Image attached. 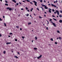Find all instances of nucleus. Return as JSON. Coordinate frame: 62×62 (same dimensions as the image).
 Returning a JSON list of instances; mask_svg holds the SVG:
<instances>
[{"label": "nucleus", "mask_w": 62, "mask_h": 62, "mask_svg": "<svg viewBox=\"0 0 62 62\" xmlns=\"http://www.w3.org/2000/svg\"><path fill=\"white\" fill-rule=\"evenodd\" d=\"M39 18H40V19L42 18V17H41L40 16H39Z\"/></svg>", "instance_id": "obj_30"}, {"label": "nucleus", "mask_w": 62, "mask_h": 62, "mask_svg": "<svg viewBox=\"0 0 62 62\" xmlns=\"http://www.w3.org/2000/svg\"><path fill=\"white\" fill-rule=\"evenodd\" d=\"M53 20H54V21H57V20H56V19H55L54 18H53Z\"/></svg>", "instance_id": "obj_15"}, {"label": "nucleus", "mask_w": 62, "mask_h": 62, "mask_svg": "<svg viewBox=\"0 0 62 62\" xmlns=\"http://www.w3.org/2000/svg\"><path fill=\"white\" fill-rule=\"evenodd\" d=\"M16 5H17V6H18V5H19V3H16Z\"/></svg>", "instance_id": "obj_42"}, {"label": "nucleus", "mask_w": 62, "mask_h": 62, "mask_svg": "<svg viewBox=\"0 0 62 62\" xmlns=\"http://www.w3.org/2000/svg\"><path fill=\"white\" fill-rule=\"evenodd\" d=\"M16 58H18V57H17V56H14Z\"/></svg>", "instance_id": "obj_12"}, {"label": "nucleus", "mask_w": 62, "mask_h": 62, "mask_svg": "<svg viewBox=\"0 0 62 62\" xmlns=\"http://www.w3.org/2000/svg\"><path fill=\"white\" fill-rule=\"evenodd\" d=\"M56 3H57V0H56Z\"/></svg>", "instance_id": "obj_58"}, {"label": "nucleus", "mask_w": 62, "mask_h": 62, "mask_svg": "<svg viewBox=\"0 0 62 62\" xmlns=\"http://www.w3.org/2000/svg\"><path fill=\"white\" fill-rule=\"evenodd\" d=\"M22 38H23V39H24V38L25 37H24L22 36Z\"/></svg>", "instance_id": "obj_27"}, {"label": "nucleus", "mask_w": 62, "mask_h": 62, "mask_svg": "<svg viewBox=\"0 0 62 62\" xmlns=\"http://www.w3.org/2000/svg\"><path fill=\"white\" fill-rule=\"evenodd\" d=\"M20 30H22V29L21 28L20 29Z\"/></svg>", "instance_id": "obj_51"}, {"label": "nucleus", "mask_w": 62, "mask_h": 62, "mask_svg": "<svg viewBox=\"0 0 62 62\" xmlns=\"http://www.w3.org/2000/svg\"><path fill=\"white\" fill-rule=\"evenodd\" d=\"M23 2H25V1H24V0L23 1Z\"/></svg>", "instance_id": "obj_54"}, {"label": "nucleus", "mask_w": 62, "mask_h": 62, "mask_svg": "<svg viewBox=\"0 0 62 62\" xmlns=\"http://www.w3.org/2000/svg\"><path fill=\"white\" fill-rule=\"evenodd\" d=\"M19 3L20 4H22V3H21V2H19Z\"/></svg>", "instance_id": "obj_50"}, {"label": "nucleus", "mask_w": 62, "mask_h": 62, "mask_svg": "<svg viewBox=\"0 0 62 62\" xmlns=\"http://www.w3.org/2000/svg\"><path fill=\"white\" fill-rule=\"evenodd\" d=\"M52 24L53 25H54V26H55V27H56V25H55V24L54 23H53Z\"/></svg>", "instance_id": "obj_6"}, {"label": "nucleus", "mask_w": 62, "mask_h": 62, "mask_svg": "<svg viewBox=\"0 0 62 62\" xmlns=\"http://www.w3.org/2000/svg\"><path fill=\"white\" fill-rule=\"evenodd\" d=\"M52 17H55V16H54V15H53L52 16Z\"/></svg>", "instance_id": "obj_47"}, {"label": "nucleus", "mask_w": 62, "mask_h": 62, "mask_svg": "<svg viewBox=\"0 0 62 62\" xmlns=\"http://www.w3.org/2000/svg\"><path fill=\"white\" fill-rule=\"evenodd\" d=\"M52 21V19H50L49 21L50 22V21Z\"/></svg>", "instance_id": "obj_29"}, {"label": "nucleus", "mask_w": 62, "mask_h": 62, "mask_svg": "<svg viewBox=\"0 0 62 62\" xmlns=\"http://www.w3.org/2000/svg\"><path fill=\"white\" fill-rule=\"evenodd\" d=\"M10 35H12V33H9Z\"/></svg>", "instance_id": "obj_34"}, {"label": "nucleus", "mask_w": 62, "mask_h": 62, "mask_svg": "<svg viewBox=\"0 0 62 62\" xmlns=\"http://www.w3.org/2000/svg\"><path fill=\"white\" fill-rule=\"evenodd\" d=\"M45 14H47V13H46V12H45Z\"/></svg>", "instance_id": "obj_61"}, {"label": "nucleus", "mask_w": 62, "mask_h": 62, "mask_svg": "<svg viewBox=\"0 0 62 62\" xmlns=\"http://www.w3.org/2000/svg\"><path fill=\"white\" fill-rule=\"evenodd\" d=\"M26 16H27V17H28L29 16V14H26Z\"/></svg>", "instance_id": "obj_13"}, {"label": "nucleus", "mask_w": 62, "mask_h": 62, "mask_svg": "<svg viewBox=\"0 0 62 62\" xmlns=\"http://www.w3.org/2000/svg\"><path fill=\"white\" fill-rule=\"evenodd\" d=\"M16 27L17 28H18V29L19 28V27L18 26H16Z\"/></svg>", "instance_id": "obj_24"}, {"label": "nucleus", "mask_w": 62, "mask_h": 62, "mask_svg": "<svg viewBox=\"0 0 62 62\" xmlns=\"http://www.w3.org/2000/svg\"><path fill=\"white\" fill-rule=\"evenodd\" d=\"M30 3L31 4H33V3H32V2H30Z\"/></svg>", "instance_id": "obj_56"}, {"label": "nucleus", "mask_w": 62, "mask_h": 62, "mask_svg": "<svg viewBox=\"0 0 62 62\" xmlns=\"http://www.w3.org/2000/svg\"><path fill=\"white\" fill-rule=\"evenodd\" d=\"M30 17H32V16H31V15H30Z\"/></svg>", "instance_id": "obj_62"}, {"label": "nucleus", "mask_w": 62, "mask_h": 62, "mask_svg": "<svg viewBox=\"0 0 62 62\" xmlns=\"http://www.w3.org/2000/svg\"><path fill=\"white\" fill-rule=\"evenodd\" d=\"M59 39H60H60H61V37H59Z\"/></svg>", "instance_id": "obj_28"}, {"label": "nucleus", "mask_w": 62, "mask_h": 62, "mask_svg": "<svg viewBox=\"0 0 62 62\" xmlns=\"http://www.w3.org/2000/svg\"><path fill=\"white\" fill-rule=\"evenodd\" d=\"M59 22L60 23H62V20H60L59 21Z\"/></svg>", "instance_id": "obj_11"}, {"label": "nucleus", "mask_w": 62, "mask_h": 62, "mask_svg": "<svg viewBox=\"0 0 62 62\" xmlns=\"http://www.w3.org/2000/svg\"><path fill=\"white\" fill-rule=\"evenodd\" d=\"M52 11H53L54 12V9H52Z\"/></svg>", "instance_id": "obj_41"}, {"label": "nucleus", "mask_w": 62, "mask_h": 62, "mask_svg": "<svg viewBox=\"0 0 62 62\" xmlns=\"http://www.w3.org/2000/svg\"><path fill=\"white\" fill-rule=\"evenodd\" d=\"M37 9L38 10H39V8H37Z\"/></svg>", "instance_id": "obj_46"}, {"label": "nucleus", "mask_w": 62, "mask_h": 62, "mask_svg": "<svg viewBox=\"0 0 62 62\" xmlns=\"http://www.w3.org/2000/svg\"><path fill=\"white\" fill-rule=\"evenodd\" d=\"M8 37H10V36H9Z\"/></svg>", "instance_id": "obj_63"}, {"label": "nucleus", "mask_w": 62, "mask_h": 62, "mask_svg": "<svg viewBox=\"0 0 62 62\" xmlns=\"http://www.w3.org/2000/svg\"><path fill=\"white\" fill-rule=\"evenodd\" d=\"M44 17H46V15H45L44 16Z\"/></svg>", "instance_id": "obj_55"}, {"label": "nucleus", "mask_w": 62, "mask_h": 62, "mask_svg": "<svg viewBox=\"0 0 62 62\" xmlns=\"http://www.w3.org/2000/svg\"><path fill=\"white\" fill-rule=\"evenodd\" d=\"M27 11H28V12H29V11H29V10H27Z\"/></svg>", "instance_id": "obj_57"}, {"label": "nucleus", "mask_w": 62, "mask_h": 62, "mask_svg": "<svg viewBox=\"0 0 62 62\" xmlns=\"http://www.w3.org/2000/svg\"><path fill=\"white\" fill-rule=\"evenodd\" d=\"M3 53L4 54H6V51H4Z\"/></svg>", "instance_id": "obj_21"}, {"label": "nucleus", "mask_w": 62, "mask_h": 62, "mask_svg": "<svg viewBox=\"0 0 62 62\" xmlns=\"http://www.w3.org/2000/svg\"><path fill=\"white\" fill-rule=\"evenodd\" d=\"M5 2H6V3H8V1H7L5 0Z\"/></svg>", "instance_id": "obj_39"}, {"label": "nucleus", "mask_w": 62, "mask_h": 62, "mask_svg": "<svg viewBox=\"0 0 62 62\" xmlns=\"http://www.w3.org/2000/svg\"><path fill=\"white\" fill-rule=\"evenodd\" d=\"M0 21H2V19L1 18H0Z\"/></svg>", "instance_id": "obj_35"}, {"label": "nucleus", "mask_w": 62, "mask_h": 62, "mask_svg": "<svg viewBox=\"0 0 62 62\" xmlns=\"http://www.w3.org/2000/svg\"><path fill=\"white\" fill-rule=\"evenodd\" d=\"M18 54H20V53L19 52H17Z\"/></svg>", "instance_id": "obj_40"}, {"label": "nucleus", "mask_w": 62, "mask_h": 62, "mask_svg": "<svg viewBox=\"0 0 62 62\" xmlns=\"http://www.w3.org/2000/svg\"><path fill=\"white\" fill-rule=\"evenodd\" d=\"M41 56H42V55H41L39 57H37L38 59H39V58H41Z\"/></svg>", "instance_id": "obj_5"}, {"label": "nucleus", "mask_w": 62, "mask_h": 62, "mask_svg": "<svg viewBox=\"0 0 62 62\" xmlns=\"http://www.w3.org/2000/svg\"><path fill=\"white\" fill-rule=\"evenodd\" d=\"M42 9L43 11V8H42Z\"/></svg>", "instance_id": "obj_64"}, {"label": "nucleus", "mask_w": 62, "mask_h": 62, "mask_svg": "<svg viewBox=\"0 0 62 62\" xmlns=\"http://www.w3.org/2000/svg\"><path fill=\"white\" fill-rule=\"evenodd\" d=\"M32 10H33V8H31V11L32 12Z\"/></svg>", "instance_id": "obj_14"}, {"label": "nucleus", "mask_w": 62, "mask_h": 62, "mask_svg": "<svg viewBox=\"0 0 62 62\" xmlns=\"http://www.w3.org/2000/svg\"><path fill=\"white\" fill-rule=\"evenodd\" d=\"M46 21L47 22V24H49V21H48L47 20Z\"/></svg>", "instance_id": "obj_36"}, {"label": "nucleus", "mask_w": 62, "mask_h": 62, "mask_svg": "<svg viewBox=\"0 0 62 62\" xmlns=\"http://www.w3.org/2000/svg\"><path fill=\"white\" fill-rule=\"evenodd\" d=\"M5 6H8V5L7 4H5Z\"/></svg>", "instance_id": "obj_17"}, {"label": "nucleus", "mask_w": 62, "mask_h": 62, "mask_svg": "<svg viewBox=\"0 0 62 62\" xmlns=\"http://www.w3.org/2000/svg\"><path fill=\"white\" fill-rule=\"evenodd\" d=\"M21 10H23V9L22 8H21Z\"/></svg>", "instance_id": "obj_43"}, {"label": "nucleus", "mask_w": 62, "mask_h": 62, "mask_svg": "<svg viewBox=\"0 0 62 62\" xmlns=\"http://www.w3.org/2000/svg\"><path fill=\"white\" fill-rule=\"evenodd\" d=\"M44 3H46V1H45V0L44 1Z\"/></svg>", "instance_id": "obj_48"}, {"label": "nucleus", "mask_w": 62, "mask_h": 62, "mask_svg": "<svg viewBox=\"0 0 62 62\" xmlns=\"http://www.w3.org/2000/svg\"><path fill=\"white\" fill-rule=\"evenodd\" d=\"M56 2L55 1H54V3H55Z\"/></svg>", "instance_id": "obj_60"}, {"label": "nucleus", "mask_w": 62, "mask_h": 62, "mask_svg": "<svg viewBox=\"0 0 62 62\" xmlns=\"http://www.w3.org/2000/svg\"><path fill=\"white\" fill-rule=\"evenodd\" d=\"M35 38L36 40H37V37H35Z\"/></svg>", "instance_id": "obj_25"}, {"label": "nucleus", "mask_w": 62, "mask_h": 62, "mask_svg": "<svg viewBox=\"0 0 62 62\" xmlns=\"http://www.w3.org/2000/svg\"><path fill=\"white\" fill-rule=\"evenodd\" d=\"M40 2L41 3H42V0H40Z\"/></svg>", "instance_id": "obj_23"}, {"label": "nucleus", "mask_w": 62, "mask_h": 62, "mask_svg": "<svg viewBox=\"0 0 62 62\" xmlns=\"http://www.w3.org/2000/svg\"><path fill=\"white\" fill-rule=\"evenodd\" d=\"M33 2L35 3L34 5L36 6H37V2H36V1H34Z\"/></svg>", "instance_id": "obj_2"}, {"label": "nucleus", "mask_w": 62, "mask_h": 62, "mask_svg": "<svg viewBox=\"0 0 62 62\" xmlns=\"http://www.w3.org/2000/svg\"><path fill=\"white\" fill-rule=\"evenodd\" d=\"M48 5H49V6H51V4H48Z\"/></svg>", "instance_id": "obj_59"}, {"label": "nucleus", "mask_w": 62, "mask_h": 62, "mask_svg": "<svg viewBox=\"0 0 62 62\" xmlns=\"http://www.w3.org/2000/svg\"><path fill=\"white\" fill-rule=\"evenodd\" d=\"M55 11L56 13H57V15H59V11L57 10H56Z\"/></svg>", "instance_id": "obj_1"}, {"label": "nucleus", "mask_w": 62, "mask_h": 62, "mask_svg": "<svg viewBox=\"0 0 62 62\" xmlns=\"http://www.w3.org/2000/svg\"><path fill=\"white\" fill-rule=\"evenodd\" d=\"M51 6L52 7H54V8H56V6L55 5H53V4H51Z\"/></svg>", "instance_id": "obj_4"}, {"label": "nucleus", "mask_w": 62, "mask_h": 62, "mask_svg": "<svg viewBox=\"0 0 62 62\" xmlns=\"http://www.w3.org/2000/svg\"><path fill=\"white\" fill-rule=\"evenodd\" d=\"M59 17H60V18H61L62 17V16L61 15H59Z\"/></svg>", "instance_id": "obj_19"}, {"label": "nucleus", "mask_w": 62, "mask_h": 62, "mask_svg": "<svg viewBox=\"0 0 62 62\" xmlns=\"http://www.w3.org/2000/svg\"><path fill=\"white\" fill-rule=\"evenodd\" d=\"M60 13H62V10H60Z\"/></svg>", "instance_id": "obj_37"}, {"label": "nucleus", "mask_w": 62, "mask_h": 62, "mask_svg": "<svg viewBox=\"0 0 62 62\" xmlns=\"http://www.w3.org/2000/svg\"><path fill=\"white\" fill-rule=\"evenodd\" d=\"M12 1L13 2H14L15 3H16V1L15 0H12Z\"/></svg>", "instance_id": "obj_10"}, {"label": "nucleus", "mask_w": 62, "mask_h": 62, "mask_svg": "<svg viewBox=\"0 0 62 62\" xmlns=\"http://www.w3.org/2000/svg\"><path fill=\"white\" fill-rule=\"evenodd\" d=\"M7 9H9V10H11L12 9V8L9 7L7 8Z\"/></svg>", "instance_id": "obj_3"}, {"label": "nucleus", "mask_w": 62, "mask_h": 62, "mask_svg": "<svg viewBox=\"0 0 62 62\" xmlns=\"http://www.w3.org/2000/svg\"><path fill=\"white\" fill-rule=\"evenodd\" d=\"M50 40H51V41H53V38H51Z\"/></svg>", "instance_id": "obj_18"}, {"label": "nucleus", "mask_w": 62, "mask_h": 62, "mask_svg": "<svg viewBox=\"0 0 62 62\" xmlns=\"http://www.w3.org/2000/svg\"><path fill=\"white\" fill-rule=\"evenodd\" d=\"M49 10H48L49 12L50 13H51V10H52V9H51V8H49Z\"/></svg>", "instance_id": "obj_7"}, {"label": "nucleus", "mask_w": 62, "mask_h": 62, "mask_svg": "<svg viewBox=\"0 0 62 62\" xmlns=\"http://www.w3.org/2000/svg\"><path fill=\"white\" fill-rule=\"evenodd\" d=\"M54 13L55 14H56V12H54Z\"/></svg>", "instance_id": "obj_52"}, {"label": "nucleus", "mask_w": 62, "mask_h": 62, "mask_svg": "<svg viewBox=\"0 0 62 62\" xmlns=\"http://www.w3.org/2000/svg\"><path fill=\"white\" fill-rule=\"evenodd\" d=\"M0 37H2V35H1V34H0Z\"/></svg>", "instance_id": "obj_49"}, {"label": "nucleus", "mask_w": 62, "mask_h": 62, "mask_svg": "<svg viewBox=\"0 0 62 62\" xmlns=\"http://www.w3.org/2000/svg\"><path fill=\"white\" fill-rule=\"evenodd\" d=\"M11 44V42H7L6 43V44L7 45H8V44Z\"/></svg>", "instance_id": "obj_9"}, {"label": "nucleus", "mask_w": 62, "mask_h": 62, "mask_svg": "<svg viewBox=\"0 0 62 62\" xmlns=\"http://www.w3.org/2000/svg\"><path fill=\"white\" fill-rule=\"evenodd\" d=\"M15 40L16 41H17V39H15Z\"/></svg>", "instance_id": "obj_31"}, {"label": "nucleus", "mask_w": 62, "mask_h": 62, "mask_svg": "<svg viewBox=\"0 0 62 62\" xmlns=\"http://www.w3.org/2000/svg\"><path fill=\"white\" fill-rule=\"evenodd\" d=\"M46 29L47 30H48V27H46Z\"/></svg>", "instance_id": "obj_45"}, {"label": "nucleus", "mask_w": 62, "mask_h": 62, "mask_svg": "<svg viewBox=\"0 0 62 62\" xmlns=\"http://www.w3.org/2000/svg\"><path fill=\"white\" fill-rule=\"evenodd\" d=\"M44 8L46 9H48V7H47L46 6H45V7Z\"/></svg>", "instance_id": "obj_8"}, {"label": "nucleus", "mask_w": 62, "mask_h": 62, "mask_svg": "<svg viewBox=\"0 0 62 62\" xmlns=\"http://www.w3.org/2000/svg\"><path fill=\"white\" fill-rule=\"evenodd\" d=\"M4 26H6V23H4Z\"/></svg>", "instance_id": "obj_22"}, {"label": "nucleus", "mask_w": 62, "mask_h": 62, "mask_svg": "<svg viewBox=\"0 0 62 62\" xmlns=\"http://www.w3.org/2000/svg\"><path fill=\"white\" fill-rule=\"evenodd\" d=\"M46 6V5H42V7H45V6Z\"/></svg>", "instance_id": "obj_26"}, {"label": "nucleus", "mask_w": 62, "mask_h": 62, "mask_svg": "<svg viewBox=\"0 0 62 62\" xmlns=\"http://www.w3.org/2000/svg\"><path fill=\"white\" fill-rule=\"evenodd\" d=\"M55 44H57V42H55Z\"/></svg>", "instance_id": "obj_33"}, {"label": "nucleus", "mask_w": 62, "mask_h": 62, "mask_svg": "<svg viewBox=\"0 0 62 62\" xmlns=\"http://www.w3.org/2000/svg\"><path fill=\"white\" fill-rule=\"evenodd\" d=\"M34 50H37V48H36V47H34Z\"/></svg>", "instance_id": "obj_16"}, {"label": "nucleus", "mask_w": 62, "mask_h": 62, "mask_svg": "<svg viewBox=\"0 0 62 62\" xmlns=\"http://www.w3.org/2000/svg\"><path fill=\"white\" fill-rule=\"evenodd\" d=\"M3 18H5V16H3Z\"/></svg>", "instance_id": "obj_53"}, {"label": "nucleus", "mask_w": 62, "mask_h": 62, "mask_svg": "<svg viewBox=\"0 0 62 62\" xmlns=\"http://www.w3.org/2000/svg\"><path fill=\"white\" fill-rule=\"evenodd\" d=\"M26 9L27 10L28 9V8H27V7H26Z\"/></svg>", "instance_id": "obj_44"}, {"label": "nucleus", "mask_w": 62, "mask_h": 62, "mask_svg": "<svg viewBox=\"0 0 62 62\" xmlns=\"http://www.w3.org/2000/svg\"><path fill=\"white\" fill-rule=\"evenodd\" d=\"M28 24H31V23H28Z\"/></svg>", "instance_id": "obj_32"}, {"label": "nucleus", "mask_w": 62, "mask_h": 62, "mask_svg": "<svg viewBox=\"0 0 62 62\" xmlns=\"http://www.w3.org/2000/svg\"><path fill=\"white\" fill-rule=\"evenodd\" d=\"M57 33H60V31H57Z\"/></svg>", "instance_id": "obj_20"}, {"label": "nucleus", "mask_w": 62, "mask_h": 62, "mask_svg": "<svg viewBox=\"0 0 62 62\" xmlns=\"http://www.w3.org/2000/svg\"><path fill=\"white\" fill-rule=\"evenodd\" d=\"M27 2H30V1L29 0H27Z\"/></svg>", "instance_id": "obj_38"}]
</instances>
